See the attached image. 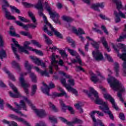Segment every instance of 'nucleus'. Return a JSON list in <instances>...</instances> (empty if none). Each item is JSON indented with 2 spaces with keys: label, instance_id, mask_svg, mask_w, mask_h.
Wrapping results in <instances>:
<instances>
[{
  "label": "nucleus",
  "instance_id": "nucleus-40",
  "mask_svg": "<svg viewBox=\"0 0 126 126\" xmlns=\"http://www.w3.org/2000/svg\"><path fill=\"white\" fill-rule=\"evenodd\" d=\"M67 109V110H68V111H69L71 114H74V110H73V108H72V107L70 106H67L65 105V104H63L64 111L66 110Z\"/></svg>",
  "mask_w": 126,
  "mask_h": 126
},
{
  "label": "nucleus",
  "instance_id": "nucleus-39",
  "mask_svg": "<svg viewBox=\"0 0 126 126\" xmlns=\"http://www.w3.org/2000/svg\"><path fill=\"white\" fill-rule=\"evenodd\" d=\"M30 77L32 78V81L34 83H37V77L35 75L34 73H31L30 74Z\"/></svg>",
  "mask_w": 126,
  "mask_h": 126
},
{
  "label": "nucleus",
  "instance_id": "nucleus-52",
  "mask_svg": "<svg viewBox=\"0 0 126 126\" xmlns=\"http://www.w3.org/2000/svg\"><path fill=\"white\" fill-rule=\"evenodd\" d=\"M32 51L33 52H35L36 54H37V55H39V56H43L44 55L43 54V52L41 51V50L32 49Z\"/></svg>",
  "mask_w": 126,
  "mask_h": 126
},
{
  "label": "nucleus",
  "instance_id": "nucleus-58",
  "mask_svg": "<svg viewBox=\"0 0 126 126\" xmlns=\"http://www.w3.org/2000/svg\"><path fill=\"white\" fill-rule=\"evenodd\" d=\"M63 20L67 22H71L72 21V19L69 18V17L64 16Z\"/></svg>",
  "mask_w": 126,
  "mask_h": 126
},
{
  "label": "nucleus",
  "instance_id": "nucleus-56",
  "mask_svg": "<svg viewBox=\"0 0 126 126\" xmlns=\"http://www.w3.org/2000/svg\"><path fill=\"white\" fill-rule=\"evenodd\" d=\"M53 96L55 97H63V93H53Z\"/></svg>",
  "mask_w": 126,
  "mask_h": 126
},
{
  "label": "nucleus",
  "instance_id": "nucleus-9",
  "mask_svg": "<svg viewBox=\"0 0 126 126\" xmlns=\"http://www.w3.org/2000/svg\"><path fill=\"white\" fill-rule=\"evenodd\" d=\"M104 97L105 99L106 100H109L110 102L112 104V105L113 106V108L115 109V110H119V107L117 106V105H116V102H115V99L110 94L108 93L104 94Z\"/></svg>",
  "mask_w": 126,
  "mask_h": 126
},
{
  "label": "nucleus",
  "instance_id": "nucleus-61",
  "mask_svg": "<svg viewBox=\"0 0 126 126\" xmlns=\"http://www.w3.org/2000/svg\"><path fill=\"white\" fill-rule=\"evenodd\" d=\"M118 11H119L118 16L119 15L122 18H126V15L124 13H122L121 10H120Z\"/></svg>",
  "mask_w": 126,
  "mask_h": 126
},
{
  "label": "nucleus",
  "instance_id": "nucleus-54",
  "mask_svg": "<svg viewBox=\"0 0 126 126\" xmlns=\"http://www.w3.org/2000/svg\"><path fill=\"white\" fill-rule=\"evenodd\" d=\"M22 98H24V99L26 101H27L29 105L31 106V107H32L33 109H35V107L33 106V104H32V103L30 100H28V98H27V97L25 96H22Z\"/></svg>",
  "mask_w": 126,
  "mask_h": 126
},
{
  "label": "nucleus",
  "instance_id": "nucleus-45",
  "mask_svg": "<svg viewBox=\"0 0 126 126\" xmlns=\"http://www.w3.org/2000/svg\"><path fill=\"white\" fill-rule=\"evenodd\" d=\"M9 34L10 35V36H12L18 37L19 38L20 37L19 34H16V33L15 32V30L10 31L9 32Z\"/></svg>",
  "mask_w": 126,
  "mask_h": 126
},
{
  "label": "nucleus",
  "instance_id": "nucleus-51",
  "mask_svg": "<svg viewBox=\"0 0 126 126\" xmlns=\"http://www.w3.org/2000/svg\"><path fill=\"white\" fill-rule=\"evenodd\" d=\"M4 46V41H3L2 35H0V47L2 48Z\"/></svg>",
  "mask_w": 126,
  "mask_h": 126
},
{
  "label": "nucleus",
  "instance_id": "nucleus-28",
  "mask_svg": "<svg viewBox=\"0 0 126 126\" xmlns=\"http://www.w3.org/2000/svg\"><path fill=\"white\" fill-rule=\"evenodd\" d=\"M11 65L12 67L15 69H16V70H18V71H20L21 70V68L20 67L19 63H17V62H16L15 61L12 62Z\"/></svg>",
  "mask_w": 126,
  "mask_h": 126
},
{
  "label": "nucleus",
  "instance_id": "nucleus-15",
  "mask_svg": "<svg viewBox=\"0 0 126 126\" xmlns=\"http://www.w3.org/2000/svg\"><path fill=\"white\" fill-rule=\"evenodd\" d=\"M99 109L100 110H102V111L104 113H105V114H108L110 119L113 121L114 115H113V113H112V112H111V111H110V110L109 109V107H108V105H105L104 108H103V106H99Z\"/></svg>",
  "mask_w": 126,
  "mask_h": 126
},
{
  "label": "nucleus",
  "instance_id": "nucleus-62",
  "mask_svg": "<svg viewBox=\"0 0 126 126\" xmlns=\"http://www.w3.org/2000/svg\"><path fill=\"white\" fill-rule=\"evenodd\" d=\"M117 96L118 97H119V98H120V99L121 100V101L124 102V98H123V95L122 94V93H121V92H118L117 94Z\"/></svg>",
  "mask_w": 126,
  "mask_h": 126
},
{
  "label": "nucleus",
  "instance_id": "nucleus-33",
  "mask_svg": "<svg viewBox=\"0 0 126 126\" xmlns=\"http://www.w3.org/2000/svg\"><path fill=\"white\" fill-rule=\"evenodd\" d=\"M6 106H7V107H8V108H9V109H10V110H12L14 112H15V113H16L17 114H19L20 115H21V116H24V115L23 114H22L21 111L18 110V109H17L13 108L12 106H11V105H10V104H7Z\"/></svg>",
  "mask_w": 126,
  "mask_h": 126
},
{
  "label": "nucleus",
  "instance_id": "nucleus-29",
  "mask_svg": "<svg viewBox=\"0 0 126 126\" xmlns=\"http://www.w3.org/2000/svg\"><path fill=\"white\" fill-rule=\"evenodd\" d=\"M34 68L36 70V71L40 73L42 76H44V75H45V76L49 77V73L47 72V70H41L38 67H34Z\"/></svg>",
  "mask_w": 126,
  "mask_h": 126
},
{
  "label": "nucleus",
  "instance_id": "nucleus-59",
  "mask_svg": "<svg viewBox=\"0 0 126 126\" xmlns=\"http://www.w3.org/2000/svg\"><path fill=\"white\" fill-rule=\"evenodd\" d=\"M49 120L51 121L52 123H54V124H57L58 123V121L57 120V118L52 117H49Z\"/></svg>",
  "mask_w": 126,
  "mask_h": 126
},
{
  "label": "nucleus",
  "instance_id": "nucleus-31",
  "mask_svg": "<svg viewBox=\"0 0 126 126\" xmlns=\"http://www.w3.org/2000/svg\"><path fill=\"white\" fill-rule=\"evenodd\" d=\"M15 23H16L18 26H20V27H23L25 30L26 31H28V29L29 28V24L28 25H24L23 23H21L20 21H16Z\"/></svg>",
  "mask_w": 126,
  "mask_h": 126
},
{
  "label": "nucleus",
  "instance_id": "nucleus-23",
  "mask_svg": "<svg viewBox=\"0 0 126 126\" xmlns=\"http://www.w3.org/2000/svg\"><path fill=\"white\" fill-rule=\"evenodd\" d=\"M96 99L94 100L95 103L99 105H101L99 107H103V109H105V106H108L107 103L103 102V100L99 98V96L97 95V97H95Z\"/></svg>",
  "mask_w": 126,
  "mask_h": 126
},
{
  "label": "nucleus",
  "instance_id": "nucleus-14",
  "mask_svg": "<svg viewBox=\"0 0 126 126\" xmlns=\"http://www.w3.org/2000/svg\"><path fill=\"white\" fill-rule=\"evenodd\" d=\"M92 54L96 61H103L104 60L103 54L100 52V50H97L96 53H95V51H93Z\"/></svg>",
  "mask_w": 126,
  "mask_h": 126
},
{
  "label": "nucleus",
  "instance_id": "nucleus-57",
  "mask_svg": "<svg viewBox=\"0 0 126 126\" xmlns=\"http://www.w3.org/2000/svg\"><path fill=\"white\" fill-rule=\"evenodd\" d=\"M18 18L22 22H28V20H27V19H26L22 16H18Z\"/></svg>",
  "mask_w": 126,
  "mask_h": 126
},
{
  "label": "nucleus",
  "instance_id": "nucleus-16",
  "mask_svg": "<svg viewBox=\"0 0 126 126\" xmlns=\"http://www.w3.org/2000/svg\"><path fill=\"white\" fill-rule=\"evenodd\" d=\"M31 44V42L30 41H26L25 42L24 44V47L23 48H24V51H21L22 52H24L25 54H27V55H29V52L26 50V49H28V50H29L30 51H32L33 50V48L30 46H29V45Z\"/></svg>",
  "mask_w": 126,
  "mask_h": 126
},
{
  "label": "nucleus",
  "instance_id": "nucleus-26",
  "mask_svg": "<svg viewBox=\"0 0 126 126\" xmlns=\"http://www.w3.org/2000/svg\"><path fill=\"white\" fill-rule=\"evenodd\" d=\"M101 41L102 45L104 46V48L106 49L107 51H108V52H111V48H110V47H109L108 42L107 41H106L105 37H102Z\"/></svg>",
  "mask_w": 126,
  "mask_h": 126
},
{
  "label": "nucleus",
  "instance_id": "nucleus-34",
  "mask_svg": "<svg viewBox=\"0 0 126 126\" xmlns=\"http://www.w3.org/2000/svg\"><path fill=\"white\" fill-rule=\"evenodd\" d=\"M90 94H88L89 97H91V96H92V94L94 95L95 97L98 96V93H97V92H96V91H95L94 89L92 88L90 89Z\"/></svg>",
  "mask_w": 126,
  "mask_h": 126
},
{
  "label": "nucleus",
  "instance_id": "nucleus-50",
  "mask_svg": "<svg viewBox=\"0 0 126 126\" xmlns=\"http://www.w3.org/2000/svg\"><path fill=\"white\" fill-rule=\"evenodd\" d=\"M31 42L33 45L37 46V47L38 48H41V47H42V45H41V44H40V43H39V42L36 40H31Z\"/></svg>",
  "mask_w": 126,
  "mask_h": 126
},
{
  "label": "nucleus",
  "instance_id": "nucleus-6",
  "mask_svg": "<svg viewBox=\"0 0 126 126\" xmlns=\"http://www.w3.org/2000/svg\"><path fill=\"white\" fill-rule=\"evenodd\" d=\"M42 83L43 86H45L46 88L44 89L43 87H41V91H42L43 93H44V94H46L48 96H50V94L49 93L50 89H54V88H56L55 84L52 82H51L49 83V86H48V85L45 84V82H43Z\"/></svg>",
  "mask_w": 126,
  "mask_h": 126
},
{
  "label": "nucleus",
  "instance_id": "nucleus-60",
  "mask_svg": "<svg viewBox=\"0 0 126 126\" xmlns=\"http://www.w3.org/2000/svg\"><path fill=\"white\" fill-rule=\"evenodd\" d=\"M92 45L93 46V47H94V48H95V49H96V51H99V44L97 43V42H94V44H92Z\"/></svg>",
  "mask_w": 126,
  "mask_h": 126
},
{
  "label": "nucleus",
  "instance_id": "nucleus-44",
  "mask_svg": "<svg viewBox=\"0 0 126 126\" xmlns=\"http://www.w3.org/2000/svg\"><path fill=\"white\" fill-rule=\"evenodd\" d=\"M49 107L54 112H58V108L52 102H49Z\"/></svg>",
  "mask_w": 126,
  "mask_h": 126
},
{
  "label": "nucleus",
  "instance_id": "nucleus-19",
  "mask_svg": "<svg viewBox=\"0 0 126 126\" xmlns=\"http://www.w3.org/2000/svg\"><path fill=\"white\" fill-rule=\"evenodd\" d=\"M2 10L5 12V16L6 18H7V19L9 20H15V17H14L13 16L10 15V12L7 11V9L4 7V6H3Z\"/></svg>",
  "mask_w": 126,
  "mask_h": 126
},
{
  "label": "nucleus",
  "instance_id": "nucleus-48",
  "mask_svg": "<svg viewBox=\"0 0 126 126\" xmlns=\"http://www.w3.org/2000/svg\"><path fill=\"white\" fill-rule=\"evenodd\" d=\"M67 50H68V52H69V53H70V54L71 56H73V57H74V56H76V55H77V53L74 50L69 49V48H67Z\"/></svg>",
  "mask_w": 126,
  "mask_h": 126
},
{
  "label": "nucleus",
  "instance_id": "nucleus-47",
  "mask_svg": "<svg viewBox=\"0 0 126 126\" xmlns=\"http://www.w3.org/2000/svg\"><path fill=\"white\" fill-rule=\"evenodd\" d=\"M104 55L105 58H106V59L108 61V62H110V63H114V60H113V58H112L111 56H110L107 53H105Z\"/></svg>",
  "mask_w": 126,
  "mask_h": 126
},
{
  "label": "nucleus",
  "instance_id": "nucleus-11",
  "mask_svg": "<svg viewBox=\"0 0 126 126\" xmlns=\"http://www.w3.org/2000/svg\"><path fill=\"white\" fill-rule=\"evenodd\" d=\"M9 117L11 118V119H13V120H16L18 122H21L23 125L26 126H30V124L26 121L25 119L21 118H18V116L14 115V114H10Z\"/></svg>",
  "mask_w": 126,
  "mask_h": 126
},
{
  "label": "nucleus",
  "instance_id": "nucleus-3",
  "mask_svg": "<svg viewBox=\"0 0 126 126\" xmlns=\"http://www.w3.org/2000/svg\"><path fill=\"white\" fill-rule=\"evenodd\" d=\"M107 81L108 83H110L111 88L115 91H118V89L121 87L122 84L120 81L114 77L107 79Z\"/></svg>",
  "mask_w": 126,
  "mask_h": 126
},
{
  "label": "nucleus",
  "instance_id": "nucleus-37",
  "mask_svg": "<svg viewBox=\"0 0 126 126\" xmlns=\"http://www.w3.org/2000/svg\"><path fill=\"white\" fill-rule=\"evenodd\" d=\"M37 92V85H33L32 86L31 96H34Z\"/></svg>",
  "mask_w": 126,
  "mask_h": 126
},
{
  "label": "nucleus",
  "instance_id": "nucleus-8",
  "mask_svg": "<svg viewBox=\"0 0 126 126\" xmlns=\"http://www.w3.org/2000/svg\"><path fill=\"white\" fill-rule=\"evenodd\" d=\"M20 83H21V86L24 88L25 93H26V95H28V94H29V90H28V88L29 86H30V85H29V83H27L26 81L24 80L22 77H21Z\"/></svg>",
  "mask_w": 126,
  "mask_h": 126
},
{
  "label": "nucleus",
  "instance_id": "nucleus-63",
  "mask_svg": "<svg viewBox=\"0 0 126 126\" xmlns=\"http://www.w3.org/2000/svg\"><path fill=\"white\" fill-rule=\"evenodd\" d=\"M75 108L77 109V110H79L80 109H81V104L80 102H78L75 105Z\"/></svg>",
  "mask_w": 126,
  "mask_h": 126
},
{
  "label": "nucleus",
  "instance_id": "nucleus-1",
  "mask_svg": "<svg viewBox=\"0 0 126 126\" xmlns=\"http://www.w3.org/2000/svg\"><path fill=\"white\" fill-rule=\"evenodd\" d=\"M112 45L113 49L117 53L118 57L122 61H124L122 64L123 75L126 76V46L122 43H119V45H115L114 43H112Z\"/></svg>",
  "mask_w": 126,
  "mask_h": 126
},
{
  "label": "nucleus",
  "instance_id": "nucleus-5",
  "mask_svg": "<svg viewBox=\"0 0 126 126\" xmlns=\"http://www.w3.org/2000/svg\"><path fill=\"white\" fill-rule=\"evenodd\" d=\"M22 4L25 6V7H35L38 10H40L41 9H44V6H43V3L41 0H38L37 3L36 5H34L33 4L28 3L27 2H23Z\"/></svg>",
  "mask_w": 126,
  "mask_h": 126
},
{
  "label": "nucleus",
  "instance_id": "nucleus-25",
  "mask_svg": "<svg viewBox=\"0 0 126 126\" xmlns=\"http://www.w3.org/2000/svg\"><path fill=\"white\" fill-rule=\"evenodd\" d=\"M54 77L56 80L59 79L60 82L63 85V72L60 71L58 76H54Z\"/></svg>",
  "mask_w": 126,
  "mask_h": 126
},
{
  "label": "nucleus",
  "instance_id": "nucleus-49",
  "mask_svg": "<svg viewBox=\"0 0 126 126\" xmlns=\"http://www.w3.org/2000/svg\"><path fill=\"white\" fill-rule=\"evenodd\" d=\"M25 66L26 67L27 69H28L29 72H30V70H31V65L29 64L28 61L25 62Z\"/></svg>",
  "mask_w": 126,
  "mask_h": 126
},
{
  "label": "nucleus",
  "instance_id": "nucleus-64",
  "mask_svg": "<svg viewBox=\"0 0 126 126\" xmlns=\"http://www.w3.org/2000/svg\"><path fill=\"white\" fill-rule=\"evenodd\" d=\"M36 126H46L45 123L43 122H40L39 123L36 124Z\"/></svg>",
  "mask_w": 126,
  "mask_h": 126
},
{
  "label": "nucleus",
  "instance_id": "nucleus-43",
  "mask_svg": "<svg viewBox=\"0 0 126 126\" xmlns=\"http://www.w3.org/2000/svg\"><path fill=\"white\" fill-rule=\"evenodd\" d=\"M43 37H44L47 44L48 45H52V40L49 38V37L46 34H43Z\"/></svg>",
  "mask_w": 126,
  "mask_h": 126
},
{
  "label": "nucleus",
  "instance_id": "nucleus-41",
  "mask_svg": "<svg viewBox=\"0 0 126 126\" xmlns=\"http://www.w3.org/2000/svg\"><path fill=\"white\" fill-rule=\"evenodd\" d=\"M5 57H6V52H5V50L2 49L1 51H0V59L2 60V58H5Z\"/></svg>",
  "mask_w": 126,
  "mask_h": 126
},
{
  "label": "nucleus",
  "instance_id": "nucleus-35",
  "mask_svg": "<svg viewBox=\"0 0 126 126\" xmlns=\"http://www.w3.org/2000/svg\"><path fill=\"white\" fill-rule=\"evenodd\" d=\"M91 79L93 82H94V83H96V82H98L99 81V79L96 76V75L94 74L93 72H92L91 74Z\"/></svg>",
  "mask_w": 126,
  "mask_h": 126
},
{
  "label": "nucleus",
  "instance_id": "nucleus-7",
  "mask_svg": "<svg viewBox=\"0 0 126 126\" xmlns=\"http://www.w3.org/2000/svg\"><path fill=\"white\" fill-rule=\"evenodd\" d=\"M9 86L12 88L13 91L15 93V94L12 93L11 92H9V93L10 94V96L12 98H19L20 97V94L18 93L17 91V88L13 85L11 83H9Z\"/></svg>",
  "mask_w": 126,
  "mask_h": 126
},
{
  "label": "nucleus",
  "instance_id": "nucleus-2",
  "mask_svg": "<svg viewBox=\"0 0 126 126\" xmlns=\"http://www.w3.org/2000/svg\"><path fill=\"white\" fill-rule=\"evenodd\" d=\"M45 8L47 9V11H48L49 15H50V18L52 19L54 22H55V23H59V24H61V22L59 19L60 18L59 14L57 13V12L52 10V8L49 6L48 2H45Z\"/></svg>",
  "mask_w": 126,
  "mask_h": 126
},
{
  "label": "nucleus",
  "instance_id": "nucleus-46",
  "mask_svg": "<svg viewBox=\"0 0 126 126\" xmlns=\"http://www.w3.org/2000/svg\"><path fill=\"white\" fill-rule=\"evenodd\" d=\"M114 15H115L116 19H115V21L116 23H118L121 21V18L119 16V13L117 11H114Z\"/></svg>",
  "mask_w": 126,
  "mask_h": 126
},
{
  "label": "nucleus",
  "instance_id": "nucleus-22",
  "mask_svg": "<svg viewBox=\"0 0 126 126\" xmlns=\"http://www.w3.org/2000/svg\"><path fill=\"white\" fill-rule=\"evenodd\" d=\"M34 112L35 114H36V115L39 117V118H44V117H46V116H47L46 111L44 109L38 110L36 109H34Z\"/></svg>",
  "mask_w": 126,
  "mask_h": 126
},
{
  "label": "nucleus",
  "instance_id": "nucleus-42",
  "mask_svg": "<svg viewBox=\"0 0 126 126\" xmlns=\"http://www.w3.org/2000/svg\"><path fill=\"white\" fill-rule=\"evenodd\" d=\"M5 72L9 75V77L11 79V80L13 81H15V77H14V76H13V75H12V74H11L9 71L8 70H5Z\"/></svg>",
  "mask_w": 126,
  "mask_h": 126
},
{
  "label": "nucleus",
  "instance_id": "nucleus-4",
  "mask_svg": "<svg viewBox=\"0 0 126 126\" xmlns=\"http://www.w3.org/2000/svg\"><path fill=\"white\" fill-rule=\"evenodd\" d=\"M44 11V9H41V10H38V15L39 16H43V18L44 20V23L47 26H49L50 28L51 29L52 31L55 32V35L57 36H60L61 34L59 32H58V31L56 30L54 27H53V26L51 24V23H49L48 22V20L47 19V17L44 15V13H43V12Z\"/></svg>",
  "mask_w": 126,
  "mask_h": 126
},
{
  "label": "nucleus",
  "instance_id": "nucleus-55",
  "mask_svg": "<svg viewBox=\"0 0 126 126\" xmlns=\"http://www.w3.org/2000/svg\"><path fill=\"white\" fill-rule=\"evenodd\" d=\"M10 8H11V9H12L13 10H15V12L16 13H18V14H20V10H19V9H17L16 7L15 6H10Z\"/></svg>",
  "mask_w": 126,
  "mask_h": 126
},
{
  "label": "nucleus",
  "instance_id": "nucleus-18",
  "mask_svg": "<svg viewBox=\"0 0 126 126\" xmlns=\"http://www.w3.org/2000/svg\"><path fill=\"white\" fill-rule=\"evenodd\" d=\"M65 82H66V81H65V80L64 79L63 85H64V86L65 87V88H66L67 91H71V92H72V93H73V94H75V95H77V93H78L77 91H76L75 89H74L73 88L71 87L70 85H69V84H65Z\"/></svg>",
  "mask_w": 126,
  "mask_h": 126
},
{
  "label": "nucleus",
  "instance_id": "nucleus-17",
  "mask_svg": "<svg viewBox=\"0 0 126 126\" xmlns=\"http://www.w3.org/2000/svg\"><path fill=\"white\" fill-rule=\"evenodd\" d=\"M14 104L16 106L17 108V110H18V111H20L22 108L23 110H25L26 111V104H25V102H24V100H20V104H17L16 102H14Z\"/></svg>",
  "mask_w": 126,
  "mask_h": 126
},
{
  "label": "nucleus",
  "instance_id": "nucleus-30",
  "mask_svg": "<svg viewBox=\"0 0 126 126\" xmlns=\"http://www.w3.org/2000/svg\"><path fill=\"white\" fill-rule=\"evenodd\" d=\"M113 2L116 3V8H117L118 10H121L122 8H123V4L122 3V1L120 0H113Z\"/></svg>",
  "mask_w": 126,
  "mask_h": 126
},
{
  "label": "nucleus",
  "instance_id": "nucleus-20",
  "mask_svg": "<svg viewBox=\"0 0 126 126\" xmlns=\"http://www.w3.org/2000/svg\"><path fill=\"white\" fill-rule=\"evenodd\" d=\"M96 113H97V115L100 117H104V113H103V112H100L99 111H93L91 114V117L92 118L94 123H96V122H97V120H96L95 116H94Z\"/></svg>",
  "mask_w": 126,
  "mask_h": 126
},
{
  "label": "nucleus",
  "instance_id": "nucleus-36",
  "mask_svg": "<svg viewBox=\"0 0 126 126\" xmlns=\"http://www.w3.org/2000/svg\"><path fill=\"white\" fill-rule=\"evenodd\" d=\"M11 46L14 55H16L17 59L19 61V60H20V58H19V55H18L17 53H16V52H17V48L14 47V45H13V44H11Z\"/></svg>",
  "mask_w": 126,
  "mask_h": 126
},
{
  "label": "nucleus",
  "instance_id": "nucleus-10",
  "mask_svg": "<svg viewBox=\"0 0 126 126\" xmlns=\"http://www.w3.org/2000/svg\"><path fill=\"white\" fill-rule=\"evenodd\" d=\"M52 61H51V65L49 66V68H50V73L51 74H53V66H54L55 67V69L56 70H58V67L57 65H56V63H58V62L57 60H56V57L55 56V54H53L52 55V57L51 58Z\"/></svg>",
  "mask_w": 126,
  "mask_h": 126
},
{
  "label": "nucleus",
  "instance_id": "nucleus-53",
  "mask_svg": "<svg viewBox=\"0 0 126 126\" xmlns=\"http://www.w3.org/2000/svg\"><path fill=\"white\" fill-rule=\"evenodd\" d=\"M0 1H1V2L4 4V5H2V9L3 8V6H4V7H5V6H9V4H8L6 0H0Z\"/></svg>",
  "mask_w": 126,
  "mask_h": 126
},
{
  "label": "nucleus",
  "instance_id": "nucleus-12",
  "mask_svg": "<svg viewBox=\"0 0 126 126\" xmlns=\"http://www.w3.org/2000/svg\"><path fill=\"white\" fill-rule=\"evenodd\" d=\"M48 27H49L50 28V27L47 25V24H46V25H44L42 29L43 31H44V32H47V34L48 35H49V36H53L54 35V33H54V35H55V36H57V37H58L59 38H61V39H63V35H62V34H61L60 32H58V33H59V34H60L59 36H58L56 35V34L55 33V32L53 31L51 28H50V29L52 32L49 31V30H48Z\"/></svg>",
  "mask_w": 126,
  "mask_h": 126
},
{
  "label": "nucleus",
  "instance_id": "nucleus-24",
  "mask_svg": "<svg viewBox=\"0 0 126 126\" xmlns=\"http://www.w3.org/2000/svg\"><path fill=\"white\" fill-rule=\"evenodd\" d=\"M63 122L66 124L68 126H71L72 124H82V121L77 119L75 118L74 121L71 123L70 122H67V120L66 119H63Z\"/></svg>",
  "mask_w": 126,
  "mask_h": 126
},
{
  "label": "nucleus",
  "instance_id": "nucleus-13",
  "mask_svg": "<svg viewBox=\"0 0 126 126\" xmlns=\"http://www.w3.org/2000/svg\"><path fill=\"white\" fill-rule=\"evenodd\" d=\"M31 60L32 61L33 63L37 64L38 65H41L42 67H46V63L42 62L39 58L37 57H34V56H32L30 57Z\"/></svg>",
  "mask_w": 126,
  "mask_h": 126
},
{
  "label": "nucleus",
  "instance_id": "nucleus-21",
  "mask_svg": "<svg viewBox=\"0 0 126 126\" xmlns=\"http://www.w3.org/2000/svg\"><path fill=\"white\" fill-rule=\"evenodd\" d=\"M103 8L104 7V4L103 3H96L95 4H93L91 6V8L96 10L97 11H100L99 8Z\"/></svg>",
  "mask_w": 126,
  "mask_h": 126
},
{
  "label": "nucleus",
  "instance_id": "nucleus-27",
  "mask_svg": "<svg viewBox=\"0 0 126 126\" xmlns=\"http://www.w3.org/2000/svg\"><path fill=\"white\" fill-rule=\"evenodd\" d=\"M114 71L116 72V76H119L120 75V64L118 62L114 63Z\"/></svg>",
  "mask_w": 126,
  "mask_h": 126
},
{
  "label": "nucleus",
  "instance_id": "nucleus-32",
  "mask_svg": "<svg viewBox=\"0 0 126 126\" xmlns=\"http://www.w3.org/2000/svg\"><path fill=\"white\" fill-rule=\"evenodd\" d=\"M72 31L76 34V35H82V34H85V32H83V30L80 28H79L77 31L75 28H73Z\"/></svg>",
  "mask_w": 126,
  "mask_h": 126
},
{
  "label": "nucleus",
  "instance_id": "nucleus-38",
  "mask_svg": "<svg viewBox=\"0 0 126 126\" xmlns=\"http://www.w3.org/2000/svg\"><path fill=\"white\" fill-rule=\"evenodd\" d=\"M14 46L15 48V47H17V48H18V49L19 50L20 52H23L24 51V48H23V47L22 46H20V45L18 44V42L17 41H15L14 42Z\"/></svg>",
  "mask_w": 126,
  "mask_h": 126
}]
</instances>
